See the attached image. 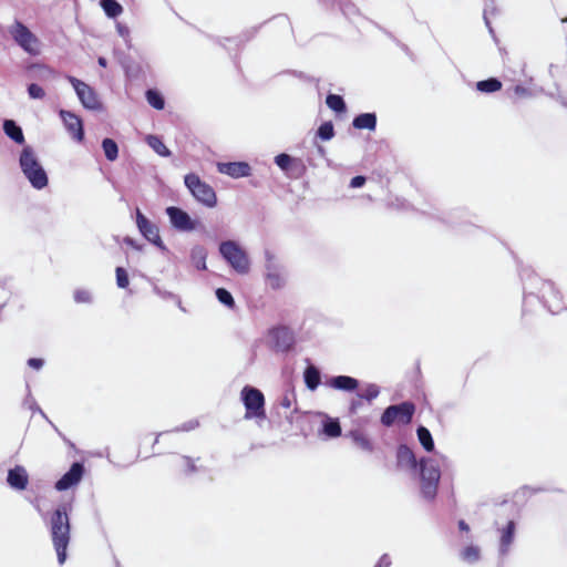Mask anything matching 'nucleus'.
I'll return each instance as SVG.
<instances>
[{"label": "nucleus", "mask_w": 567, "mask_h": 567, "mask_svg": "<svg viewBox=\"0 0 567 567\" xmlns=\"http://www.w3.org/2000/svg\"><path fill=\"white\" fill-rule=\"evenodd\" d=\"M240 396L246 409V419H264L266 416L265 396L260 390L246 385L243 388Z\"/></svg>", "instance_id": "nucleus-6"}, {"label": "nucleus", "mask_w": 567, "mask_h": 567, "mask_svg": "<svg viewBox=\"0 0 567 567\" xmlns=\"http://www.w3.org/2000/svg\"><path fill=\"white\" fill-rule=\"evenodd\" d=\"M216 297H217L219 302H221L223 305L227 306L228 308H234L235 307V300H234L231 293L227 289L218 288L216 290Z\"/></svg>", "instance_id": "nucleus-36"}, {"label": "nucleus", "mask_w": 567, "mask_h": 567, "mask_svg": "<svg viewBox=\"0 0 567 567\" xmlns=\"http://www.w3.org/2000/svg\"><path fill=\"white\" fill-rule=\"evenodd\" d=\"M271 348L277 352H288L295 346L293 332L285 326L271 328L268 331Z\"/></svg>", "instance_id": "nucleus-8"}, {"label": "nucleus", "mask_w": 567, "mask_h": 567, "mask_svg": "<svg viewBox=\"0 0 567 567\" xmlns=\"http://www.w3.org/2000/svg\"><path fill=\"white\" fill-rule=\"evenodd\" d=\"M350 436H351L353 443L355 444V446L359 447L360 450H362L364 452H369V453H371L373 451L372 441L362 431H360V430L351 431Z\"/></svg>", "instance_id": "nucleus-23"}, {"label": "nucleus", "mask_w": 567, "mask_h": 567, "mask_svg": "<svg viewBox=\"0 0 567 567\" xmlns=\"http://www.w3.org/2000/svg\"><path fill=\"white\" fill-rule=\"evenodd\" d=\"M136 225L143 237L158 248H165L159 236L158 227L151 221L140 208H136Z\"/></svg>", "instance_id": "nucleus-10"}, {"label": "nucleus", "mask_w": 567, "mask_h": 567, "mask_svg": "<svg viewBox=\"0 0 567 567\" xmlns=\"http://www.w3.org/2000/svg\"><path fill=\"white\" fill-rule=\"evenodd\" d=\"M44 361L39 358H31L28 360V365L34 370H39L43 367Z\"/></svg>", "instance_id": "nucleus-46"}, {"label": "nucleus", "mask_w": 567, "mask_h": 567, "mask_svg": "<svg viewBox=\"0 0 567 567\" xmlns=\"http://www.w3.org/2000/svg\"><path fill=\"white\" fill-rule=\"evenodd\" d=\"M69 81L73 85V87L84 107H86L89 110L101 109L100 100H99L97 94L95 93L93 87H91L85 82H83L76 78H73V76H69Z\"/></svg>", "instance_id": "nucleus-9"}, {"label": "nucleus", "mask_w": 567, "mask_h": 567, "mask_svg": "<svg viewBox=\"0 0 567 567\" xmlns=\"http://www.w3.org/2000/svg\"><path fill=\"white\" fill-rule=\"evenodd\" d=\"M414 413L415 404L410 401H404L400 404L388 406L381 415V423L386 427L394 424L408 425L411 423Z\"/></svg>", "instance_id": "nucleus-4"}, {"label": "nucleus", "mask_w": 567, "mask_h": 567, "mask_svg": "<svg viewBox=\"0 0 567 567\" xmlns=\"http://www.w3.org/2000/svg\"><path fill=\"white\" fill-rule=\"evenodd\" d=\"M102 147L105 154V157L113 162L118 156V147L117 144L112 138H104L102 142Z\"/></svg>", "instance_id": "nucleus-31"}, {"label": "nucleus", "mask_w": 567, "mask_h": 567, "mask_svg": "<svg viewBox=\"0 0 567 567\" xmlns=\"http://www.w3.org/2000/svg\"><path fill=\"white\" fill-rule=\"evenodd\" d=\"M192 260L194 264V267L198 270H205L206 269V256L205 255H193Z\"/></svg>", "instance_id": "nucleus-44"}, {"label": "nucleus", "mask_w": 567, "mask_h": 567, "mask_svg": "<svg viewBox=\"0 0 567 567\" xmlns=\"http://www.w3.org/2000/svg\"><path fill=\"white\" fill-rule=\"evenodd\" d=\"M8 32L12 40L24 52L30 55H39L41 52V41L39 38L21 21L16 20L9 28Z\"/></svg>", "instance_id": "nucleus-3"}, {"label": "nucleus", "mask_w": 567, "mask_h": 567, "mask_svg": "<svg viewBox=\"0 0 567 567\" xmlns=\"http://www.w3.org/2000/svg\"><path fill=\"white\" fill-rule=\"evenodd\" d=\"M421 465V493L426 499H434L441 477L440 468L431 460L422 458Z\"/></svg>", "instance_id": "nucleus-5"}, {"label": "nucleus", "mask_w": 567, "mask_h": 567, "mask_svg": "<svg viewBox=\"0 0 567 567\" xmlns=\"http://www.w3.org/2000/svg\"><path fill=\"white\" fill-rule=\"evenodd\" d=\"M502 82L496 78L478 81L476 83L477 91L482 93H495L502 89Z\"/></svg>", "instance_id": "nucleus-26"}, {"label": "nucleus", "mask_w": 567, "mask_h": 567, "mask_svg": "<svg viewBox=\"0 0 567 567\" xmlns=\"http://www.w3.org/2000/svg\"><path fill=\"white\" fill-rule=\"evenodd\" d=\"M460 556L462 560L473 564L480 560L481 549L475 545H468L461 550Z\"/></svg>", "instance_id": "nucleus-28"}, {"label": "nucleus", "mask_w": 567, "mask_h": 567, "mask_svg": "<svg viewBox=\"0 0 567 567\" xmlns=\"http://www.w3.org/2000/svg\"><path fill=\"white\" fill-rule=\"evenodd\" d=\"M20 166L23 174L34 188L42 189L48 185L47 173L39 163L31 147L27 146L22 150L20 154Z\"/></svg>", "instance_id": "nucleus-2"}, {"label": "nucleus", "mask_w": 567, "mask_h": 567, "mask_svg": "<svg viewBox=\"0 0 567 567\" xmlns=\"http://www.w3.org/2000/svg\"><path fill=\"white\" fill-rule=\"evenodd\" d=\"M380 393L379 386L375 384H369L361 393H359L363 400L368 403L372 402Z\"/></svg>", "instance_id": "nucleus-38"}, {"label": "nucleus", "mask_w": 567, "mask_h": 567, "mask_svg": "<svg viewBox=\"0 0 567 567\" xmlns=\"http://www.w3.org/2000/svg\"><path fill=\"white\" fill-rule=\"evenodd\" d=\"M145 141L147 145L159 156H171V151L167 148V146L164 144L159 136L150 134L146 136Z\"/></svg>", "instance_id": "nucleus-25"}, {"label": "nucleus", "mask_w": 567, "mask_h": 567, "mask_svg": "<svg viewBox=\"0 0 567 567\" xmlns=\"http://www.w3.org/2000/svg\"><path fill=\"white\" fill-rule=\"evenodd\" d=\"M99 63H100V65L105 66L106 65V60L104 58H100L99 59Z\"/></svg>", "instance_id": "nucleus-50"}, {"label": "nucleus", "mask_w": 567, "mask_h": 567, "mask_svg": "<svg viewBox=\"0 0 567 567\" xmlns=\"http://www.w3.org/2000/svg\"><path fill=\"white\" fill-rule=\"evenodd\" d=\"M563 22H567V18L561 20Z\"/></svg>", "instance_id": "nucleus-51"}, {"label": "nucleus", "mask_w": 567, "mask_h": 567, "mask_svg": "<svg viewBox=\"0 0 567 567\" xmlns=\"http://www.w3.org/2000/svg\"><path fill=\"white\" fill-rule=\"evenodd\" d=\"M218 172L234 178L246 177L250 175V166L245 162L219 163Z\"/></svg>", "instance_id": "nucleus-16"}, {"label": "nucleus", "mask_w": 567, "mask_h": 567, "mask_svg": "<svg viewBox=\"0 0 567 567\" xmlns=\"http://www.w3.org/2000/svg\"><path fill=\"white\" fill-rule=\"evenodd\" d=\"M74 300L79 303L90 302L91 295L86 290L79 289L74 292Z\"/></svg>", "instance_id": "nucleus-43"}, {"label": "nucleus", "mask_w": 567, "mask_h": 567, "mask_svg": "<svg viewBox=\"0 0 567 567\" xmlns=\"http://www.w3.org/2000/svg\"><path fill=\"white\" fill-rule=\"evenodd\" d=\"M115 274L117 286L120 288H126L130 284L127 271L123 267H117Z\"/></svg>", "instance_id": "nucleus-39"}, {"label": "nucleus", "mask_w": 567, "mask_h": 567, "mask_svg": "<svg viewBox=\"0 0 567 567\" xmlns=\"http://www.w3.org/2000/svg\"><path fill=\"white\" fill-rule=\"evenodd\" d=\"M166 214L169 217L171 224L178 230L192 231L199 226V221L193 220L186 212L178 207H167Z\"/></svg>", "instance_id": "nucleus-12"}, {"label": "nucleus", "mask_w": 567, "mask_h": 567, "mask_svg": "<svg viewBox=\"0 0 567 567\" xmlns=\"http://www.w3.org/2000/svg\"><path fill=\"white\" fill-rule=\"evenodd\" d=\"M352 125L357 130L374 131L377 127V116L374 113H362L354 117Z\"/></svg>", "instance_id": "nucleus-21"}, {"label": "nucleus", "mask_w": 567, "mask_h": 567, "mask_svg": "<svg viewBox=\"0 0 567 567\" xmlns=\"http://www.w3.org/2000/svg\"><path fill=\"white\" fill-rule=\"evenodd\" d=\"M4 133L18 144L24 143V135L20 126L12 120H6L3 123Z\"/></svg>", "instance_id": "nucleus-24"}, {"label": "nucleus", "mask_w": 567, "mask_h": 567, "mask_svg": "<svg viewBox=\"0 0 567 567\" xmlns=\"http://www.w3.org/2000/svg\"><path fill=\"white\" fill-rule=\"evenodd\" d=\"M28 93L31 99H43L45 96L44 90L35 83H31L28 86Z\"/></svg>", "instance_id": "nucleus-41"}, {"label": "nucleus", "mask_w": 567, "mask_h": 567, "mask_svg": "<svg viewBox=\"0 0 567 567\" xmlns=\"http://www.w3.org/2000/svg\"><path fill=\"white\" fill-rule=\"evenodd\" d=\"M417 439L425 451L432 452L434 450V442L430 431L425 426H419L416 430Z\"/></svg>", "instance_id": "nucleus-29"}, {"label": "nucleus", "mask_w": 567, "mask_h": 567, "mask_svg": "<svg viewBox=\"0 0 567 567\" xmlns=\"http://www.w3.org/2000/svg\"><path fill=\"white\" fill-rule=\"evenodd\" d=\"M334 135V128L333 124L331 122H324L322 123L318 128V136L323 140L328 141L331 140Z\"/></svg>", "instance_id": "nucleus-37"}, {"label": "nucleus", "mask_w": 567, "mask_h": 567, "mask_svg": "<svg viewBox=\"0 0 567 567\" xmlns=\"http://www.w3.org/2000/svg\"><path fill=\"white\" fill-rule=\"evenodd\" d=\"M275 163L289 177L299 178L306 172V165L300 158L291 157L286 153H281L275 157Z\"/></svg>", "instance_id": "nucleus-11"}, {"label": "nucleus", "mask_w": 567, "mask_h": 567, "mask_svg": "<svg viewBox=\"0 0 567 567\" xmlns=\"http://www.w3.org/2000/svg\"><path fill=\"white\" fill-rule=\"evenodd\" d=\"M218 248H238V245L233 240H226L220 243Z\"/></svg>", "instance_id": "nucleus-48"}, {"label": "nucleus", "mask_w": 567, "mask_h": 567, "mask_svg": "<svg viewBox=\"0 0 567 567\" xmlns=\"http://www.w3.org/2000/svg\"><path fill=\"white\" fill-rule=\"evenodd\" d=\"M185 185L192 195L208 207L216 205L217 198L212 186L204 183L198 175L190 173L185 176Z\"/></svg>", "instance_id": "nucleus-7"}, {"label": "nucleus", "mask_w": 567, "mask_h": 567, "mask_svg": "<svg viewBox=\"0 0 567 567\" xmlns=\"http://www.w3.org/2000/svg\"><path fill=\"white\" fill-rule=\"evenodd\" d=\"M60 116L72 137L78 142H82L84 138L82 120L76 114L64 110L60 111Z\"/></svg>", "instance_id": "nucleus-14"}, {"label": "nucleus", "mask_w": 567, "mask_h": 567, "mask_svg": "<svg viewBox=\"0 0 567 567\" xmlns=\"http://www.w3.org/2000/svg\"><path fill=\"white\" fill-rule=\"evenodd\" d=\"M323 433L329 437L341 435V426L338 420H329L323 424Z\"/></svg>", "instance_id": "nucleus-34"}, {"label": "nucleus", "mask_w": 567, "mask_h": 567, "mask_svg": "<svg viewBox=\"0 0 567 567\" xmlns=\"http://www.w3.org/2000/svg\"><path fill=\"white\" fill-rule=\"evenodd\" d=\"M83 474V464L79 462L73 463L70 470L55 483V488L58 491L69 489L82 480Z\"/></svg>", "instance_id": "nucleus-13"}, {"label": "nucleus", "mask_w": 567, "mask_h": 567, "mask_svg": "<svg viewBox=\"0 0 567 567\" xmlns=\"http://www.w3.org/2000/svg\"><path fill=\"white\" fill-rule=\"evenodd\" d=\"M182 471L185 473V474H192V473H195L197 471V466L195 464V461L189 457V456H183L182 457Z\"/></svg>", "instance_id": "nucleus-40"}, {"label": "nucleus", "mask_w": 567, "mask_h": 567, "mask_svg": "<svg viewBox=\"0 0 567 567\" xmlns=\"http://www.w3.org/2000/svg\"><path fill=\"white\" fill-rule=\"evenodd\" d=\"M511 91H512V96L515 100L527 99L533 95V90L529 86L524 85V84H516L511 89Z\"/></svg>", "instance_id": "nucleus-35"}, {"label": "nucleus", "mask_w": 567, "mask_h": 567, "mask_svg": "<svg viewBox=\"0 0 567 567\" xmlns=\"http://www.w3.org/2000/svg\"><path fill=\"white\" fill-rule=\"evenodd\" d=\"M364 183H365V177H364V176H360V175H359V176H355V177H353V178L351 179V182H350V186H351L352 188H358V187L363 186V185H364Z\"/></svg>", "instance_id": "nucleus-47"}, {"label": "nucleus", "mask_w": 567, "mask_h": 567, "mask_svg": "<svg viewBox=\"0 0 567 567\" xmlns=\"http://www.w3.org/2000/svg\"><path fill=\"white\" fill-rule=\"evenodd\" d=\"M516 524L513 519H509L507 524L499 529V550L502 554H506L514 540Z\"/></svg>", "instance_id": "nucleus-19"}, {"label": "nucleus", "mask_w": 567, "mask_h": 567, "mask_svg": "<svg viewBox=\"0 0 567 567\" xmlns=\"http://www.w3.org/2000/svg\"><path fill=\"white\" fill-rule=\"evenodd\" d=\"M305 382L310 390L317 389L320 383V373L317 368L311 365L306 369Z\"/></svg>", "instance_id": "nucleus-30"}, {"label": "nucleus", "mask_w": 567, "mask_h": 567, "mask_svg": "<svg viewBox=\"0 0 567 567\" xmlns=\"http://www.w3.org/2000/svg\"><path fill=\"white\" fill-rule=\"evenodd\" d=\"M70 518L66 505L62 504L53 511L50 517V534L58 561L63 565L66 559V549L70 543Z\"/></svg>", "instance_id": "nucleus-1"}, {"label": "nucleus", "mask_w": 567, "mask_h": 567, "mask_svg": "<svg viewBox=\"0 0 567 567\" xmlns=\"http://www.w3.org/2000/svg\"><path fill=\"white\" fill-rule=\"evenodd\" d=\"M266 285L272 290H279L284 288L286 281L280 270L271 265H267V272L265 276Z\"/></svg>", "instance_id": "nucleus-20"}, {"label": "nucleus", "mask_w": 567, "mask_h": 567, "mask_svg": "<svg viewBox=\"0 0 567 567\" xmlns=\"http://www.w3.org/2000/svg\"><path fill=\"white\" fill-rule=\"evenodd\" d=\"M326 103L328 107L334 112L341 113L346 111V103L340 95L329 94L326 99Z\"/></svg>", "instance_id": "nucleus-32"}, {"label": "nucleus", "mask_w": 567, "mask_h": 567, "mask_svg": "<svg viewBox=\"0 0 567 567\" xmlns=\"http://www.w3.org/2000/svg\"><path fill=\"white\" fill-rule=\"evenodd\" d=\"M392 561L390 556L388 554H383L374 567H390Z\"/></svg>", "instance_id": "nucleus-45"}, {"label": "nucleus", "mask_w": 567, "mask_h": 567, "mask_svg": "<svg viewBox=\"0 0 567 567\" xmlns=\"http://www.w3.org/2000/svg\"><path fill=\"white\" fill-rule=\"evenodd\" d=\"M458 528H460V530L465 532V533L470 532V526L463 519H461L458 522Z\"/></svg>", "instance_id": "nucleus-49"}, {"label": "nucleus", "mask_w": 567, "mask_h": 567, "mask_svg": "<svg viewBox=\"0 0 567 567\" xmlns=\"http://www.w3.org/2000/svg\"><path fill=\"white\" fill-rule=\"evenodd\" d=\"M396 464L399 467L415 470L417 466L414 452L405 444L399 445L396 450Z\"/></svg>", "instance_id": "nucleus-18"}, {"label": "nucleus", "mask_w": 567, "mask_h": 567, "mask_svg": "<svg viewBox=\"0 0 567 567\" xmlns=\"http://www.w3.org/2000/svg\"><path fill=\"white\" fill-rule=\"evenodd\" d=\"M100 4L109 18H117L123 13V7L116 0H101Z\"/></svg>", "instance_id": "nucleus-27"}, {"label": "nucleus", "mask_w": 567, "mask_h": 567, "mask_svg": "<svg viewBox=\"0 0 567 567\" xmlns=\"http://www.w3.org/2000/svg\"><path fill=\"white\" fill-rule=\"evenodd\" d=\"M146 100L155 110H163L165 106L163 96L155 90L150 89L146 91Z\"/></svg>", "instance_id": "nucleus-33"}, {"label": "nucleus", "mask_w": 567, "mask_h": 567, "mask_svg": "<svg viewBox=\"0 0 567 567\" xmlns=\"http://www.w3.org/2000/svg\"><path fill=\"white\" fill-rule=\"evenodd\" d=\"M330 385L338 390L353 391L358 388L357 379L348 375H338L331 379Z\"/></svg>", "instance_id": "nucleus-22"}, {"label": "nucleus", "mask_w": 567, "mask_h": 567, "mask_svg": "<svg viewBox=\"0 0 567 567\" xmlns=\"http://www.w3.org/2000/svg\"><path fill=\"white\" fill-rule=\"evenodd\" d=\"M226 261L238 272L249 270L250 261L246 250H219Z\"/></svg>", "instance_id": "nucleus-15"}, {"label": "nucleus", "mask_w": 567, "mask_h": 567, "mask_svg": "<svg viewBox=\"0 0 567 567\" xmlns=\"http://www.w3.org/2000/svg\"><path fill=\"white\" fill-rule=\"evenodd\" d=\"M363 398L358 394L357 398L352 399L349 405V413L357 414L358 411L363 406Z\"/></svg>", "instance_id": "nucleus-42"}, {"label": "nucleus", "mask_w": 567, "mask_h": 567, "mask_svg": "<svg viewBox=\"0 0 567 567\" xmlns=\"http://www.w3.org/2000/svg\"><path fill=\"white\" fill-rule=\"evenodd\" d=\"M7 482L14 489H25L29 483V476L25 468L21 465H16L13 468L9 470Z\"/></svg>", "instance_id": "nucleus-17"}]
</instances>
